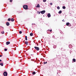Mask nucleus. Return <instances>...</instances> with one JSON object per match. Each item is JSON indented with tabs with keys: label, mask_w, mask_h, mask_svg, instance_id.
I'll use <instances>...</instances> for the list:
<instances>
[{
	"label": "nucleus",
	"mask_w": 76,
	"mask_h": 76,
	"mask_svg": "<svg viewBox=\"0 0 76 76\" xmlns=\"http://www.w3.org/2000/svg\"><path fill=\"white\" fill-rule=\"evenodd\" d=\"M47 62H44V64H47Z\"/></svg>",
	"instance_id": "nucleus-26"
},
{
	"label": "nucleus",
	"mask_w": 76,
	"mask_h": 76,
	"mask_svg": "<svg viewBox=\"0 0 76 76\" xmlns=\"http://www.w3.org/2000/svg\"><path fill=\"white\" fill-rule=\"evenodd\" d=\"M10 2H12V0H10Z\"/></svg>",
	"instance_id": "nucleus-32"
},
{
	"label": "nucleus",
	"mask_w": 76,
	"mask_h": 76,
	"mask_svg": "<svg viewBox=\"0 0 76 76\" xmlns=\"http://www.w3.org/2000/svg\"><path fill=\"white\" fill-rule=\"evenodd\" d=\"M2 57V55H0V57Z\"/></svg>",
	"instance_id": "nucleus-34"
},
{
	"label": "nucleus",
	"mask_w": 76,
	"mask_h": 76,
	"mask_svg": "<svg viewBox=\"0 0 76 76\" xmlns=\"http://www.w3.org/2000/svg\"><path fill=\"white\" fill-rule=\"evenodd\" d=\"M66 25H67V26H69V27H70L71 26V24L69 22L66 23Z\"/></svg>",
	"instance_id": "nucleus-4"
},
{
	"label": "nucleus",
	"mask_w": 76,
	"mask_h": 76,
	"mask_svg": "<svg viewBox=\"0 0 76 76\" xmlns=\"http://www.w3.org/2000/svg\"><path fill=\"white\" fill-rule=\"evenodd\" d=\"M25 40L26 41H27V40H28V39H27V37L26 36H25Z\"/></svg>",
	"instance_id": "nucleus-20"
},
{
	"label": "nucleus",
	"mask_w": 76,
	"mask_h": 76,
	"mask_svg": "<svg viewBox=\"0 0 76 76\" xmlns=\"http://www.w3.org/2000/svg\"><path fill=\"white\" fill-rule=\"evenodd\" d=\"M70 51H72V50H70Z\"/></svg>",
	"instance_id": "nucleus-38"
},
{
	"label": "nucleus",
	"mask_w": 76,
	"mask_h": 76,
	"mask_svg": "<svg viewBox=\"0 0 76 76\" xmlns=\"http://www.w3.org/2000/svg\"><path fill=\"white\" fill-rule=\"evenodd\" d=\"M34 48L37 51H39V48L38 47H34Z\"/></svg>",
	"instance_id": "nucleus-2"
},
{
	"label": "nucleus",
	"mask_w": 76,
	"mask_h": 76,
	"mask_svg": "<svg viewBox=\"0 0 76 76\" xmlns=\"http://www.w3.org/2000/svg\"><path fill=\"white\" fill-rule=\"evenodd\" d=\"M36 74V72H34L32 73V74L34 75H35Z\"/></svg>",
	"instance_id": "nucleus-16"
},
{
	"label": "nucleus",
	"mask_w": 76,
	"mask_h": 76,
	"mask_svg": "<svg viewBox=\"0 0 76 76\" xmlns=\"http://www.w3.org/2000/svg\"><path fill=\"white\" fill-rule=\"evenodd\" d=\"M6 25L7 26H9L10 25V23L8 22H7L6 23Z\"/></svg>",
	"instance_id": "nucleus-7"
},
{
	"label": "nucleus",
	"mask_w": 76,
	"mask_h": 76,
	"mask_svg": "<svg viewBox=\"0 0 76 76\" xmlns=\"http://www.w3.org/2000/svg\"><path fill=\"white\" fill-rule=\"evenodd\" d=\"M62 21L63 22H65V21H64V20H62Z\"/></svg>",
	"instance_id": "nucleus-33"
},
{
	"label": "nucleus",
	"mask_w": 76,
	"mask_h": 76,
	"mask_svg": "<svg viewBox=\"0 0 76 76\" xmlns=\"http://www.w3.org/2000/svg\"><path fill=\"white\" fill-rule=\"evenodd\" d=\"M37 7H38L39 8L40 7V5H39V4H38L36 6Z\"/></svg>",
	"instance_id": "nucleus-10"
},
{
	"label": "nucleus",
	"mask_w": 76,
	"mask_h": 76,
	"mask_svg": "<svg viewBox=\"0 0 76 76\" xmlns=\"http://www.w3.org/2000/svg\"><path fill=\"white\" fill-rule=\"evenodd\" d=\"M40 13H41V12H37V13L39 14H39H40Z\"/></svg>",
	"instance_id": "nucleus-27"
},
{
	"label": "nucleus",
	"mask_w": 76,
	"mask_h": 76,
	"mask_svg": "<svg viewBox=\"0 0 76 76\" xmlns=\"http://www.w3.org/2000/svg\"><path fill=\"white\" fill-rule=\"evenodd\" d=\"M3 75L4 76H7V72L5 71L3 73Z\"/></svg>",
	"instance_id": "nucleus-3"
},
{
	"label": "nucleus",
	"mask_w": 76,
	"mask_h": 76,
	"mask_svg": "<svg viewBox=\"0 0 76 76\" xmlns=\"http://www.w3.org/2000/svg\"><path fill=\"white\" fill-rule=\"evenodd\" d=\"M61 13H62V11H61V10H60L58 12V13H59V14H61Z\"/></svg>",
	"instance_id": "nucleus-14"
},
{
	"label": "nucleus",
	"mask_w": 76,
	"mask_h": 76,
	"mask_svg": "<svg viewBox=\"0 0 76 76\" xmlns=\"http://www.w3.org/2000/svg\"><path fill=\"white\" fill-rule=\"evenodd\" d=\"M72 63H73V62H72Z\"/></svg>",
	"instance_id": "nucleus-40"
},
{
	"label": "nucleus",
	"mask_w": 76,
	"mask_h": 76,
	"mask_svg": "<svg viewBox=\"0 0 76 76\" xmlns=\"http://www.w3.org/2000/svg\"><path fill=\"white\" fill-rule=\"evenodd\" d=\"M28 41H26L25 42V44H26L27 45H28Z\"/></svg>",
	"instance_id": "nucleus-18"
},
{
	"label": "nucleus",
	"mask_w": 76,
	"mask_h": 76,
	"mask_svg": "<svg viewBox=\"0 0 76 76\" xmlns=\"http://www.w3.org/2000/svg\"><path fill=\"white\" fill-rule=\"evenodd\" d=\"M50 5H53V3H50Z\"/></svg>",
	"instance_id": "nucleus-30"
},
{
	"label": "nucleus",
	"mask_w": 76,
	"mask_h": 76,
	"mask_svg": "<svg viewBox=\"0 0 76 76\" xmlns=\"http://www.w3.org/2000/svg\"><path fill=\"white\" fill-rule=\"evenodd\" d=\"M56 47H57V46L56 45H54L53 46V48H56Z\"/></svg>",
	"instance_id": "nucleus-11"
},
{
	"label": "nucleus",
	"mask_w": 76,
	"mask_h": 76,
	"mask_svg": "<svg viewBox=\"0 0 76 76\" xmlns=\"http://www.w3.org/2000/svg\"><path fill=\"white\" fill-rule=\"evenodd\" d=\"M30 36H33V33H31L30 34Z\"/></svg>",
	"instance_id": "nucleus-19"
},
{
	"label": "nucleus",
	"mask_w": 76,
	"mask_h": 76,
	"mask_svg": "<svg viewBox=\"0 0 76 76\" xmlns=\"http://www.w3.org/2000/svg\"><path fill=\"white\" fill-rule=\"evenodd\" d=\"M57 73V74H58V73Z\"/></svg>",
	"instance_id": "nucleus-39"
},
{
	"label": "nucleus",
	"mask_w": 76,
	"mask_h": 76,
	"mask_svg": "<svg viewBox=\"0 0 76 76\" xmlns=\"http://www.w3.org/2000/svg\"><path fill=\"white\" fill-rule=\"evenodd\" d=\"M35 25V24L32 23V25Z\"/></svg>",
	"instance_id": "nucleus-35"
},
{
	"label": "nucleus",
	"mask_w": 76,
	"mask_h": 76,
	"mask_svg": "<svg viewBox=\"0 0 76 76\" xmlns=\"http://www.w3.org/2000/svg\"><path fill=\"white\" fill-rule=\"evenodd\" d=\"M47 16L48 18H50V17H51V14H50V13H48L47 15Z\"/></svg>",
	"instance_id": "nucleus-6"
},
{
	"label": "nucleus",
	"mask_w": 76,
	"mask_h": 76,
	"mask_svg": "<svg viewBox=\"0 0 76 76\" xmlns=\"http://www.w3.org/2000/svg\"><path fill=\"white\" fill-rule=\"evenodd\" d=\"M72 61L74 62H76V59L74 58L72 59Z\"/></svg>",
	"instance_id": "nucleus-13"
},
{
	"label": "nucleus",
	"mask_w": 76,
	"mask_h": 76,
	"mask_svg": "<svg viewBox=\"0 0 76 76\" xmlns=\"http://www.w3.org/2000/svg\"><path fill=\"white\" fill-rule=\"evenodd\" d=\"M8 21H10L11 20V19L10 18H8Z\"/></svg>",
	"instance_id": "nucleus-24"
},
{
	"label": "nucleus",
	"mask_w": 76,
	"mask_h": 76,
	"mask_svg": "<svg viewBox=\"0 0 76 76\" xmlns=\"http://www.w3.org/2000/svg\"><path fill=\"white\" fill-rule=\"evenodd\" d=\"M48 31H50V32H51L52 31V30H48Z\"/></svg>",
	"instance_id": "nucleus-29"
},
{
	"label": "nucleus",
	"mask_w": 76,
	"mask_h": 76,
	"mask_svg": "<svg viewBox=\"0 0 76 76\" xmlns=\"http://www.w3.org/2000/svg\"><path fill=\"white\" fill-rule=\"evenodd\" d=\"M1 33L2 34H4V31H2Z\"/></svg>",
	"instance_id": "nucleus-22"
},
{
	"label": "nucleus",
	"mask_w": 76,
	"mask_h": 76,
	"mask_svg": "<svg viewBox=\"0 0 76 76\" xmlns=\"http://www.w3.org/2000/svg\"><path fill=\"white\" fill-rule=\"evenodd\" d=\"M57 9H58V10H59V9H60V7L59 6H58L57 7Z\"/></svg>",
	"instance_id": "nucleus-21"
},
{
	"label": "nucleus",
	"mask_w": 76,
	"mask_h": 76,
	"mask_svg": "<svg viewBox=\"0 0 76 76\" xmlns=\"http://www.w3.org/2000/svg\"><path fill=\"white\" fill-rule=\"evenodd\" d=\"M0 65L1 66H3V63H1L0 64Z\"/></svg>",
	"instance_id": "nucleus-12"
},
{
	"label": "nucleus",
	"mask_w": 76,
	"mask_h": 76,
	"mask_svg": "<svg viewBox=\"0 0 76 76\" xmlns=\"http://www.w3.org/2000/svg\"><path fill=\"white\" fill-rule=\"evenodd\" d=\"M5 51H7V49L6 48H5L4 50Z\"/></svg>",
	"instance_id": "nucleus-25"
},
{
	"label": "nucleus",
	"mask_w": 76,
	"mask_h": 76,
	"mask_svg": "<svg viewBox=\"0 0 76 76\" xmlns=\"http://www.w3.org/2000/svg\"><path fill=\"white\" fill-rule=\"evenodd\" d=\"M28 6L27 5H24L23 6V7L25 10H27L28 9Z\"/></svg>",
	"instance_id": "nucleus-1"
},
{
	"label": "nucleus",
	"mask_w": 76,
	"mask_h": 76,
	"mask_svg": "<svg viewBox=\"0 0 76 76\" xmlns=\"http://www.w3.org/2000/svg\"><path fill=\"white\" fill-rule=\"evenodd\" d=\"M60 33H61V34H62V31H60Z\"/></svg>",
	"instance_id": "nucleus-31"
},
{
	"label": "nucleus",
	"mask_w": 76,
	"mask_h": 76,
	"mask_svg": "<svg viewBox=\"0 0 76 76\" xmlns=\"http://www.w3.org/2000/svg\"><path fill=\"white\" fill-rule=\"evenodd\" d=\"M40 12L41 13V14H44V13H45V10H43L42 11H40Z\"/></svg>",
	"instance_id": "nucleus-5"
},
{
	"label": "nucleus",
	"mask_w": 76,
	"mask_h": 76,
	"mask_svg": "<svg viewBox=\"0 0 76 76\" xmlns=\"http://www.w3.org/2000/svg\"><path fill=\"white\" fill-rule=\"evenodd\" d=\"M0 61H1V60L0 59Z\"/></svg>",
	"instance_id": "nucleus-37"
},
{
	"label": "nucleus",
	"mask_w": 76,
	"mask_h": 76,
	"mask_svg": "<svg viewBox=\"0 0 76 76\" xmlns=\"http://www.w3.org/2000/svg\"><path fill=\"white\" fill-rule=\"evenodd\" d=\"M19 34H22V31H20L19 32Z\"/></svg>",
	"instance_id": "nucleus-23"
},
{
	"label": "nucleus",
	"mask_w": 76,
	"mask_h": 76,
	"mask_svg": "<svg viewBox=\"0 0 76 76\" xmlns=\"http://www.w3.org/2000/svg\"><path fill=\"white\" fill-rule=\"evenodd\" d=\"M62 9H66V7L64 6L62 7Z\"/></svg>",
	"instance_id": "nucleus-17"
},
{
	"label": "nucleus",
	"mask_w": 76,
	"mask_h": 76,
	"mask_svg": "<svg viewBox=\"0 0 76 76\" xmlns=\"http://www.w3.org/2000/svg\"><path fill=\"white\" fill-rule=\"evenodd\" d=\"M10 42H6V45H9V44H10Z\"/></svg>",
	"instance_id": "nucleus-8"
},
{
	"label": "nucleus",
	"mask_w": 76,
	"mask_h": 76,
	"mask_svg": "<svg viewBox=\"0 0 76 76\" xmlns=\"http://www.w3.org/2000/svg\"><path fill=\"white\" fill-rule=\"evenodd\" d=\"M53 38H54V36H53Z\"/></svg>",
	"instance_id": "nucleus-36"
},
{
	"label": "nucleus",
	"mask_w": 76,
	"mask_h": 76,
	"mask_svg": "<svg viewBox=\"0 0 76 76\" xmlns=\"http://www.w3.org/2000/svg\"><path fill=\"white\" fill-rule=\"evenodd\" d=\"M69 48H72V45H69Z\"/></svg>",
	"instance_id": "nucleus-9"
},
{
	"label": "nucleus",
	"mask_w": 76,
	"mask_h": 76,
	"mask_svg": "<svg viewBox=\"0 0 76 76\" xmlns=\"http://www.w3.org/2000/svg\"><path fill=\"white\" fill-rule=\"evenodd\" d=\"M11 22H13V21H14V19L12 18L11 19Z\"/></svg>",
	"instance_id": "nucleus-15"
},
{
	"label": "nucleus",
	"mask_w": 76,
	"mask_h": 76,
	"mask_svg": "<svg viewBox=\"0 0 76 76\" xmlns=\"http://www.w3.org/2000/svg\"><path fill=\"white\" fill-rule=\"evenodd\" d=\"M46 0H43V2H46Z\"/></svg>",
	"instance_id": "nucleus-28"
}]
</instances>
